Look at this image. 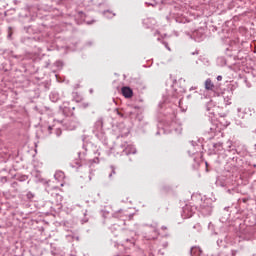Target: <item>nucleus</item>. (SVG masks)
I'll list each match as a JSON object with an SVG mask.
<instances>
[{"mask_svg":"<svg viewBox=\"0 0 256 256\" xmlns=\"http://www.w3.org/2000/svg\"><path fill=\"white\" fill-rule=\"evenodd\" d=\"M27 197H28V198L33 197V194H32V193H28V194H27Z\"/></svg>","mask_w":256,"mask_h":256,"instance_id":"obj_5","label":"nucleus"},{"mask_svg":"<svg viewBox=\"0 0 256 256\" xmlns=\"http://www.w3.org/2000/svg\"><path fill=\"white\" fill-rule=\"evenodd\" d=\"M223 77L222 76H218L217 77V81H222Z\"/></svg>","mask_w":256,"mask_h":256,"instance_id":"obj_4","label":"nucleus"},{"mask_svg":"<svg viewBox=\"0 0 256 256\" xmlns=\"http://www.w3.org/2000/svg\"><path fill=\"white\" fill-rule=\"evenodd\" d=\"M121 92L126 99H131V97H133V90L127 86L122 87Z\"/></svg>","mask_w":256,"mask_h":256,"instance_id":"obj_1","label":"nucleus"},{"mask_svg":"<svg viewBox=\"0 0 256 256\" xmlns=\"http://www.w3.org/2000/svg\"><path fill=\"white\" fill-rule=\"evenodd\" d=\"M11 35H12V33L10 32L9 35H8V37H11Z\"/></svg>","mask_w":256,"mask_h":256,"instance_id":"obj_6","label":"nucleus"},{"mask_svg":"<svg viewBox=\"0 0 256 256\" xmlns=\"http://www.w3.org/2000/svg\"><path fill=\"white\" fill-rule=\"evenodd\" d=\"M115 111H116L117 115H119V117H122V118L125 117V115H123V113H121V111H119V109H116Z\"/></svg>","mask_w":256,"mask_h":256,"instance_id":"obj_3","label":"nucleus"},{"mask_svg":"<svg viewBox=\"0 0 256 256\" xmlns=\"http://www.w3.org/2000/svg\"><path fill=\"white\" fill-rule=\"evenodd\" d=\"M205 90L206 91H215V84L213 83V81H211V79H207L205 81Z\"/></svg>","mask_w":256,"mask_h":256,"instance_id":"obj_2","label":"nucleus"}]
</instances>
